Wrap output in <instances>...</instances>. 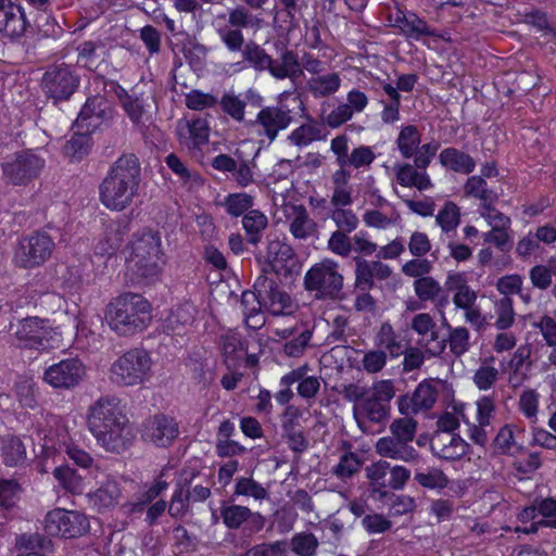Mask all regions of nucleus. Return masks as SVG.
Returning a JSON list of instances; mask_svg holds the SVG:
<instances>
[{
  "label": "nucleus",
  "mask_w": 556,
  "mask_h": 556,
  "mask_svg": "<svg viewBox=\"0 0 556 556\" xmlns=\"http://www.w3.org/2000/svg\"><path fill=\"white\" fill-rule=\"evenodd\" d=\"M119 399L104 395L88 409L87 425L97 442L109 452L121 453L131 443L132 433Z\"/></svg>",
  "instance_id": "1"
},
{
  "label": "nucleus",
  "mask_w": 556,
  "mask_h": 556,
  "mask_svg": "<svg viewBox=\"0 0 556 556\" xmlns=\"http://www.w3.org/2000/svg\"><path fill=\"white\" fill-rule=\"evenodd\" d=\"M141 167L132 153L122 154L108 169L99 186V200L110 211L122 212L134 202Z\"/></svg>",
  "instance_id": "2"
},
{
  "label": "nucleus",
  "mask_w": 556,
  "mask_h": 556,
  "mask_svg": "<svg viewBox=\"0 0 556 556\" xmlns=\"http://www.w3.org/2000/svg\"><path fill=\"white\" fill-rule=\"evenodd\" d=\"M105 318L117 336L131 337L148 328L152 320V306L143 295L125 292L111 300Z\"/></svg>",
  "instance_id": "3"
},
{
  "label": "nucleus",
  "mask_w": 556,
  "mask_h": 556,
  "mask_svg": "<svg viewBox=\"0 0 556 556\" xmlns=\"http://www.w3.org/2000/svg\"><path fill=\"white\" fill-rule=\"evenodd\" d=\"M395 396V388L392 380H380L372 384L366 399L353 406V416L364 433L375 431L374 427H382L390 418L391 400Z\"/></svg>",
  "instance_id": "4"
},
{
  "label": "nucleus",
  "mask_w": 556,
  "mask_h": 556,
  "mask_svg": "<svg viewBox=\"0 0 556 556\" xmlns=\"http://www.w3.org/2000/svg\"><path fill=\"white\" fill-rule=\"evenodd\" d=\"M242 55L254 70L268 71L276 79L293 80L302 74L298 54L287 48L281 50L277 59H273L261 46L250 42L244 46Z\"/></svg>",
  "instance_id": "5"
},
{
  "label": "nucleus",
  "mask_w": 556,
  "mask_h": 556,
  "mask_svg": "<svg viewBox=\"0 0 556 556\" xmlns=\"http://www.w3.org/2000/svg\"><path fill=\"white\" fill-rule=\"evenodd\" d=\"M152 358L143 349H131L115 359L111 367L110 381L117 387H135L150 380Z\"/></svg>",
  "instance_id": "6"
},
{
  "label": "nucleus",
  "mask_w": 556,
  "mask_h": 556,
  "mask_svg": "<svg viewBox=\"0 0 556 556\" xmlns=\"http://www.w3.org/2000/svg\"><path fill=\"white\" fill-rule=\"evenodd\" d=\"M303 286L316 300H338L342 294L343 276L338 271L337 263L326 258L306 271Z\"/></svg>",
  "instance_id": "7"
},
{
  "label": "nucleus",
  "mask_w": 556,
  "mask_h": 556,
  "mask_svg": "<svg viewBox=\"0 0 556 556\" xmlns=\"http://www.w3.org/2000/svg\"><path fill=\"white\" fill-rule=\"evenodd\" d=\"M79 85L80 76L73 66L64 62L49 65L41 78L43 93L55 103L70 100Z\"/></svg>",
  "instance_id": "8"
},
{
  "label": "nucleus",
  "mask_w": 556,
  "mask_h": 556,
  "mask_svg": "<svg viewBox=\"0 0 556 556\" xmlns=\"http://www.w3.org/2000/svg\"><path fill=\"white\" fill-rule=\"evenodd\" d=\"M165 264L161 245H131L127 268L139 280L152 282L160 276Z\"/></svg>",
  "instance_id": "9"
},
{
  "label": "nucleus",
  "mask_w": 556,
  "mask_h": 556,
  "mask_svg": "<svg viewBox=\"0 0 556 556\" xmlns=\"http://www.w3.org/2000/svg\"><path fill=\"white\" fill-rule=\"evenodd\" d=\"M56 333L49 326V320L39 317H26L18 320L14 337L17 345L23 349L49 350L54 348L59 340Z\"/></svg>",
  "instance_id": "10"
},
{
  "label": "nucleus",
  "mask_w": 556,
  "mask_h": 556,
  "mask_svg": "<svg viewBox=\"0 0 556 556\" xmlns=\"http://www.w3.org/2000/svg\"><path fill=\"white\" fill-rule=\"evenodd\" d=\"M89 529L87 516L77 510L54 509L45 519V531L51 536L78 538L85 535Z\"/></svg>",
  "instance_id": "11"
},
{
  "label": "nucleus",
  "mask_w": 556,
  "mask_h": 556,
  "mask_svg": "<svg viewBox=\"0 0 556 556\" xmlns=\"http://www.w3.org/2000/svg\"><path fill=\"white\" fill-rule=\"evenodd\" d=\"M45 167V160L31 151L15 153L2 164L3 177L16 185H27L37 178Z\"/></svg>",
  "instance_id": "12"
},
{
  "label": "nucleus",
  "mask_w": 556,
  "mask_h": 556,
  "mask_svg": "<svg viewBox=\"0 0 556 556\" xmlns=\"http://www.w3.org/2000/svg\"><path fill=\"white\" fill-rule=\"evenodd\" d=\"M292 112L286 104L268 105L260 110L250 127L258 137L265 138L271 143L281 130L287 129L292 123Z\"/></svg>",
  "instance_id": "13"
},
{
  "label": "nucleus",
  "mask_w": 556,
  "mask_h": 556,
  "mask_svg": "<svg viewBox=\"0 0 556 556\" xmlns=\"http://www.w3.org/2000/svg\"><path fill=\"white\" fill-rule=\"evenodd\" d=\"M253 288L261 295L264 308L271 315H291L296 309L294 301L276 280L261 275L255 280Z\"/></svg>",
  "instance_id": "14"
},
{
  "label": "nucleus",
  "mask_w": 556,
  "mask_h": 556,
  "mask_svg": "<svg viewBox=\"0 0 556 556\" xmlns=\"http://www.w3.org/2000/svg\"><path fill=\"white\" fill-rule=\"evenodd\" d=\"M220 518L230 530L243 527L249 534L257 533L265 527V517L258 511L237 504H224L220 507Z\"/></svg>",
  "instance_id": "15"
},
{
  "label": "nucleus",
  "mask_w": 556,
  "mask_h": 556,
  "mask_svg": "<svg viewBox=\"0 0 556 556\" xmlns=\"http://www.w3.org/2000/svg\"><path fill=\"white\" fill-rule=\"evenodd\" d=\"M114 110L111 104L100 96L88 98L81 108L75 126L85 132H92L101 125L113 118Z\"/></svg>",
  "instance_id": "16"
},
{
  "label": "nucleus",
  "mask_w": 556,
  "mask_h": 556,
  "mask_svg": "<svg viewBox=\"0 0 556 556\" xmlns=\"http://www.w3.org/2000/svg\"><path fill=\"white\" fill-rule=\"evenodd\" d=\"M84 375L83 363L77 358H68L46 369L43 379L55 389H71L81 381Z\"/></svg>",
  "instance_id": "17"
},
{
  "label": "nucleus",
  "mask_w": 556,
  "mask_h": 556,
  "mask_svg": "<svg viewBox=\"0 0 556 556\" xmlns=\"http://www.w3.org/2000/svg\"><path fill=\"white\" fill-rule=\"evenodd\" d=\"M178 434V422L168 415H154L143 424L142 438L160 447L170 445Z\"/></svg>",
  "instance_id": "18"
},
{
  "label": "nucleus",
  "mask_w": 556,
  "mask_h": 556,
  "mask_svg": "<svg viewBox=\"0 0 556 556\" xmlns=\"http://www.w3.org/2000/svg\"><path fill=\"white\" fill-rule=\"evenodd\" d=\"M438 394L437 387L431 381L425 380L416 387L410 395L405 394L399 397V410L406 416L429 410L437 402Z\"/></svg>",
  "instance_id": "19"
},
{
  "label": "nucleus",
  "mask_w": 556,
  "mask_h": 556,
  "mask_svg": "<svg viewBox=\"0 0 556 556\" xmlns=\"http://www.w3.org/2000/svg\"><path fill=\"white\" fill-rule=\"evenodd\" d=\"M368 97L359 89L353 88L346 93V102L340 103L325 117V123L332 129L340 127L352 119L354 114L365 111Z\"/></svg>",
  "instance_id": "20"
},
{
  "label": "nucleus",
  "mask_w": 556,
  "mask_h": 556,
  "mask_svg": "<svg viewBox=\"0 0 556 556\" xmlns=\"http://www.w3.org/2000/svg\"><path fill=\"white\" fill-rule=\"evenodd\" d=\"M268 267L277 275L292 276L301 269V263L291 245H267L265 254Z\"/></svg>",
  "instance_id": "21"
},
{
  "label": "nucleus",
  "mask_w": 556,
  "mask_h": 556,
  "mask_svg": "<svg viewBox=\"0 0 556 556\" xmlns=\"http://www.w3.org/2000/svg\"><path fill=\"white\" fill-rule=\"evenodd\" d=\"M300 416V410L296 407L288 406L281 417L282 437L287 440L289 448L298 454L308 447V440L302 430Z\"/></svg>",
  "instance_id": "22"
},
{
  "label": "nucleus",
  "mask_w": 556,
  "mask_h": 556,
  "mask_svg": "<svg viewBox=\"0 0 556 556\" xmlns=\"http://www.w3.org/2000/svg\"><path fill=\"white\" fill-rule=\"evenodd\" d=\"M376 452L382 457L408 464L418 462L420 457L418 451L412 444L392 434L380 438L377 441Z\"/></svg>",
  "instance_id": "23"
},
{
  "label": "nucleus",
  "mask_w": 556,
  "mask_h": 556,
  "mask_svg": "<svg viewBox=\"0 0 556 556\" xmlns=\"http://www.w3.org/2000/svg\"><path fill=\"white\" fill-rule=\"evenodd\" d=\"M468 443L455 433H437L431 441L433 455L445 460H456L468 452Z\"/></svg>",
  "instance_id": "24"
},
{
  "label": "nucleus",
  "mask_w": 556,
  "mask_h": 556,
  "mask_svg": "<svg viewBox=\"0 0 556 556\" xmlns=\"http://www.w3.org/2000/svg\"><path fill=\"white\" fill-rule=\"evenodd\" d=\"M308 366L305 364L295 369H292L288 374L281 377L280 386L290 387L291 384L298 382V394L309 401L316 396L320 389V380L315 376H307Z\"/></svg>",
  "instance_id": "25"
},
{
  "label": "nucleus",
  "mask_w": 556,
  "mask_h": 556,
  "mask_svg": "<svg viewBox=\"0 0 556 556\" xmlns=\"http://www.w3.org/2000/svg\"><path fill=\"white\" fill-rule=\"evenodd\" d=\"M27 28V21L24 10L9 2L0 10V33L11 38H18L24 35Z\"/></svg>",
  "instance_id": "26"
},
{
  "label": "nucleus",
  "mask_w": 556,
  "mask_h": 556,
  "mask_svg": "<svg viewBox=\"0 0 556 556\" xmlns=\"http://www.w3.org/2000/svg\"><path fill=\"white\" fill-rule=\"evenodd\" d=\"M76 51L77 65L88 71H96L106 55L105 46L101 40H85L77 46Z\"/></svg>",
  "instance_id": "27"
},
{
  "label": "nucleus",
  "mask_w": 556,
  "mask_h": 556,
  "mask_svg": "<svg viewBox=\"0 0 556 556\" xmlns=\"http://www.w3.org/2000/svg\"><path fill=\"white\" fill-rule=\"evenodd\" d=\"M342 79L339 73L328 72L318 76H311L306 81V90L315 98H328L337 93L341 87Z\"/></svg>",
  "instance_id": "28"
},
{
  "label": "nucleus",
  "mask_w": 556,
  "mask_h": 556,
  "mask_svg": "<svg viewBox=\"0 0 556 556\" xmlns=\"http://www.w3.org/2000/svg\"><path fill=\"white\" fill-rule=\"evenodd\" d=\"M414 290L421 301H431L437 307L443 308L448 304V294L432 277H420L414 281Z\"/></svg>",
  "instance_id": "29"
},
{
  "label": "nucleus",
  "mask_w": 556,
  "mask_h": 556,
  "mask_svg": "<svg viewBox=\"0 0 556 556\" xmlns=\"http://www.w3.org/2000/svg\"><path fill=\"white\" fill-rule=\"evenodd\" d=\"M375 345L379 350L386 351L387 357L397 358L405 352V343L401 336L395 332L392 325L388 321L383 323L376 337Z\"/></svg>",
  "instance_id": "30"
},
{
  "label": "nucleus",
  "mask_w": 556,
  "mask_h": 556,
  "mask_svg": "<svg viewBox=\"0 0 556 556\" xmlns=\"http://www.w3.org/2000/svg\"><path fill=\"white\" fill-rule=\"evenodd\" d=\"M393 169L396 181L403 187H415L419 191H424L433 186L427 172L418 170L414 164H396Z\"/></svg>",
  "instance_id": "31"
},
{
  "label": "nucleus",
  "mask_w": 556,
  "mask_h": 556,
  "mask_svg": "<svg viewBox=\"0 0 556 556\" xmlns=\"http://www.w3.org/2000/svg\"><path fill=\"white\" fill-rule=\"evenodd\" d=\"M395 26L400 28L405 37L414 40H420L422 37L435 35L425 20L412 12H400L395 17Z\"/></svg>",
  "instance_id": "32"
},
{
  "label": "nucleus",
  "mask_w": 556,
  "mask_h": 556,
  "mask_svg": "<svg viewBox=\"0 0 556 556\" xmlns=\"http://www.w3.org/2000/svg\"><path fill=\"white\" fill-rule=\"evenodd\" d=\"M122 495L119 485L114 479H106L94 492L89 494V503L103 511L118 504Z\"/></svg>",
  "instance_id": "33"
},
{
  "label": "nucleus",
  "mask_w": 556,
  "mask_h": 556,
  "mask_svg": "<svg viewBox=\"0 0 556 556\" xmlns=\"http://www.w3.org/2000/svg\"><path fill=\"white\" fill-rule=\"evenodd\" d=\"M481 215L491 226L490 232L484 238V243H506L508 241L507 229L510 219L504 214L491 208L490 205L484 207Z\"/></svg>",
  "instance_id": "34"
},
{
  "label": "nucleus",
  "mask_w": 556,
  "mask_h": 556,
  "mask_svg": "<svg viewBox=\"0 0 556 556\" xmlns=\"http://www.w3.org/2000/svg\"><path fill=\"white\" fill-rule=\"evenodd\" d=\"M439 161L443 167L464 175L472 173L476 167L475 160L456 148L443 149L439 154Z\"/></svg>",
  "instance_id": "35"
},
{
  "label": "nucleus",
  "mask_w": 556,
  "mask_h": 556,
  "mask_svg": "<svg viewBox=\"0 0 556 556\" xmlns=\"http://www.w3.org/2000/svg\"><path fill=\"white\" fill-rule=\"evenodd\" d=\"M51 253L49 245H17L14 261L20 267H35L41 265Z\"/></svg>",
  "instance_id": "36"
},
{
  "label": "nucleus",
  "mask_w": 556,
  "mask_h": 556,
  "mask_svg": "<svg viewBox=\"0 0 556 556\" xmlns=\"http://www.w3.org/2000/svg\"><path fill=\"white\" fill-rule=\"evenodd\" d=\"M326 139L325 128L315 121L302 124L296 127L288 136V140L291 144L302 148L311 144L314 141H320Z\"/></svg>",
  "instance_id": "37"
},
{
  "label": "nucleus",
  "mask_w": 556,
  "mask_h": 556,
  "mask_svg": "<svg viewBox=\"0 0 556 556\" xmlns=\"http://www.w3.org/2000/svg\"><path fill=\"white\" fill-rule=\"evenodd\" d=\"M194 477L195 473L191 472L189 478H184L177 483L168 505V514L172 517L181 518L188 511L189 505L192 503L189 495V484Z\"/></svg>",
  "instance_id": "38"
},
{
  "label": "nucleus",
  "mask_w": 556,
  "mask_h": 556,
  "mask_svg": "<svg viewBox=\"0 0 556 556\" xmlns=\"http://www.w3.org/2000/svg\"><path fill=\"white\" fill-rule=\"evenodd\" d=\"M382 90L388 99H379V103L382 105L380 118L384 124H393L401 117V94L389 83H382Z\"/></svg>",
  "instance_id": "39"
},
{
  "label": "nucleus",
  "mask_w": 556,
  "mask_h": 556,
  "mask_svg": "<svg viewBox=\"0 0 556 556\" xmlns=\"http://www.w3.org/2000/svg\"><path fill=\"white\" fill-rule=\"evenodd\" d=\"M195 313L197 309L194 305L189 302L176 305L165 319L166 328L174 333H180L182 328L192 325Z\"/></svg>",
  "instance_id": "40"
},
{
  "label": "nucleus",
  "mask_w": 556,
  "mask_h": 556,
  "mask_svg": "<svg viewBox=\"0 0 556 556\" xmlns=\"http://www.w3.org/2000/svg\"><path fill=\"white\" fill-rule=\"evenodd\" d=\"M442 327L448 330L446 344L453 355L459 357L467 353L470 349V334L466 327H452L446 318H443Z\"/></svg>",
  "instance_id": "41"
},
{
  "label": "nucleus",
  "mask_w": 556,
  "mask_h": 556,
  "mask_svg": "<svg viewBox=\"0 0 556 556\" xmlns=\"http://www.w3.org/2000/svg\"><path fill=\"white\" fill-rule=\"evenodd\" d=\"M267 226V216L258 210H250L242 217V227L250 243H258Z\"/></svg>",
  "instance_id": "42"
},
{
  "label": "nucleus",
  "mask_w": 556,
  "mask_h": 556,
  "mask_svg": "<svg viewBox=\"0 0 556 556\" xmlns=\"http://www.w3.org/2000/svg\"><path fill=\"white\" fill-rule=\"evenodd\" d=\"M414 480L425 489L438 491L445 489L450 483L448 477L438 467L416 469Z\"/></svg>",
  "instance_id": "43"
},
{
  "label": "nucleus",
  "mask_w": 556,
  "mask_h": 556,
  "mask_svg": "<svg viewBox=\"0 0 556 556\" xmlns=\"http://www.w3.org/2000/svg\"><path fill=\"white\" fill-rule=\"evenodd\" d=\"M421 142V135L414 125L401 127L395 140L396 147L404 159H410Z\"/></svg>",
  "instance_id": "44"
},
{
  "label": "nucleus",
  "mask_w": 556,
  "mask_h": 556,
  "mask_svg": "<svg viewBox=\"0 0 556 556\" xmlns=\"http://www.w3.org/2000/svg\"><path fill=\"white\" fill-rule=\"evenodd\" d=\"M464 192L466 195L480 200L484 207L494 203L498 198L481 176L469 177L464 186Z\"/></svg>",
  "instance_id": "45"
},
{
  "label": "nucleus",
  "mask_w": 556,
  "mask_h": 556,
  "mask_svg": "<svg viewBox=\"0 0 556 556\" xmlns=\"http://www.w3.org/2000/svg\"><path fill=\"white\" fill-rule=\"evenodd\" d=\"M293 219L290 224V231L296 239H306L314 233L316 224L309 218L303 205L292 206Z\"/></svg>",
  "instance_id": "46"
},
{
  "label": "nucleus",
  "mask_w": 556,
  "mask_h": 556,
  "mask_svg": "<svg viewBox=\"0 0 556 556\" xmlns=\"http://www.w3.org/2000/svg\"><path fill=\"white\" fill-rule=\"evenodd\" d=\"M179 135L180 137L188 135L192 148H200L208 140L210 127L206 119L195 118L191 122H185V124L179 127Z\"/></svg>",
  "instance_id": "47"
},
{
  "label": "nucleus",
  "mask_w": 556,
  "mask_h": 556,
  "mask_svg": "<svg viewBox=\"0 0 556 556\" xmlns=\"http://www.w3.org/2000/svg\"><path fill=\"white\" fill-rule=\"evenodd\" d=\"M89 134L79 130V132L72 136L63 148L64 154L72 161L83 160L91 149L92 141Z\"/></svg>",
  "instance_id": "48"
},
{
  "label": "nucleus",
  "mask_w": 556,
  "mask_h": 556,
  "mask_svg": "<svg viewBox=\"0 0 556 556\" xmlns=\"http://www.w3.org/2000/svg\"><path fill=\"white\" fill-rule=\"evenodd\" d=\"M390 472V463L378 460L366 468V477L370 481L374 491L384 494L390 486L388 485Z\"/></svg>",
  "instance_id": "49"
},
{
  "label": "nucleus",
  "mask_w": 556,
  "mask_h": 556,
  "mask_svg": "<svg viewBox=\"0 0 556 556\" xmlns=\"http://www.w3.org/2000/svg\"><path fill=\"white\" fill-rule=\"evenodd\" d=\"M361 466L362 459L356 453L345 452L340 456L339 463L331 472L340 480H348L361 470Z\"/></svg>",
  "instance_id": "50"
},
{
  "label": "nucleus",
  "mask_w": 556,
  "mask_h": 556,
  "mask_svg": "<svg viewBox=\"0 0 556 556\" xmlns=\"http://www.w3.org/2000/svg\"><path fill=\"white\" fill-rule=\"evenodd\" d=\"M288 544L298 556H315L319 546L318 539L311 532L295 533Z\"/></svg>",
  "instance_id": "51"
},
{
  "label": "nucleus",
  "mask_w": 556,
  "mask_h": 556,
  "mask_svg": "<svg viewBox=\"0 0 556 556\" xmlns=\"http://www.w3.org/2000/svg\"><path fill=\"white\" fill-rule=\"evenodd\" d=\"M2 457L7 466H17L23 463L26 457V450L21 441L16 437H9L2 442Z\"/></svg>",
  "instance_id": "52"
},
{
  "label": "nucleus",
  "mask_w": 556,
  "mask_h": 556,
  "mask_svg": "<svg viewBox=\"0 0 556 556\" xmlns=\"http://www.w3.org/2000/svg\"><path fill=\"white\" fill-rule=\"evenodd\" d=\"M53 476L65 491L71 493L81 492L83 478L75 469L68 466H58L53 469Z\"/></svg>",
  "instance_id": "53"
},
{
  "label": "nucleus",
  "mask_w": 556,
  "mask_h": 556,
  "mask_svg": "<svg viewBox=\"0 0 556 556\" xmlns=\"http://www.w3.org/2000/svg\"><path fill=\"white\" fill-rule=\"evenodd\" d=\"M510 296H502L494 302V309L496 314L495 327L500 330L510 328L515 323V311Z\"/></svg>",
  "instance_id": "54"
},
{
  "label": "nucleus",
  "mask_w": 556,
  "mask_h": 556,
  "mask_svg": "<svg viewBox=\"0 0 556 556\" xmlns=\"http://www.w3.org/2000/svg\"><path fill=\"white\" fill-rule=\"evenodd\" d=\"M525 22L536 30L542 31L548 40L556 41V24L549 22L545 12L532 10L525 14Z\"/></svg>",
  "instance_id": "55"
},
{
  "label": "nucleus",
  "mask_w": 556,
  "mask_h": 556,
  "mask_svg": "<svg viewBox=\"0 0 556 556\" xmlns=\"http://www.w3.org/2000/svg\"><path fill=\"white\" fill-rule=\"evenodd\" d=\"M60 450L64 452L75 465L81 468H90L93 464V458L85 450L80 448L73 442L72 438L60 439Z\"/></svg>",
  "instance_id": "56"
},
{
  "label": "nucleus",
  "mask_w": 556,
  "mask_h": 556,
  "mask_svg": "<svg viewBox=\"0 0 556 556\" xmlns=\"http://www.w3.org/2000/svg\"><path fill=\"white\" fill-rule=\"evenodd\" d=\"M233 495L250 496L256 501L267 498V490L257 481L248 477H239L236 479Z\"/></svg>",
  "instance_id": "57"
},
{
  "label": "nucleus",
  "mask_w": 556,
  "mask_h": 556,
  "mask_svg": "<svg viewBox=\"0 0 556 556\" xmlns=\"http://www.w3.org/2000/svg\"><path fill=\"white\" fill-rule=\"evenodd\" d=\"M260 21L245 5H238L228 12V26L231 28L241 30L258 25Z\"/></svg>",
  "instance_id": "58"
},
{
  "label": "nucleus",
  "mask_w": 556,
  "mask_h": 556,
  "mask_svg": "<svg viewBox=\"0 0 556 556\" xmlns=\"http://www.w3.org/2000/svg\"><path fill=\"white\" fill-rule=\"evenodd\" d=\"M375 160L376 154L371 147L359 146L351 151L349 157L344 161L343 167L368 168Z\"/></svg>",
  "instance_id": "59"
},
{
  "label": "nucleus",
  "mask_w": 556,
  "mask_h": 556,
  "mask_svg": "<svg viewBox=\"0 0 556 556\" xmlns=\"http://www.w3.org/2000/svg\"><path fill=\"white\" fill-rule=\"evenodd\" d=\"M219 344L224 356L231 361L240 358L241 352L245 350L240 334L233 331L224 333L220 337Z\"/></svg>",
  "instance_id": "60"
},
{
  "label": "nucleus",
  "mask_w": 556,
  "mask_h": 556,
  "mask_svg": "<svg viewBox=\"0 0 556 556\" xmlns=\"http://www.w3.org/2000/svg\"><path fill=\"white\" fill-rule=\"evenodd\" d=\"M223 205L229 215L238 217L251 210L253 198L247 193H232L226 197Z\"/></svg>",
  "instance_id": "61"
},
{
  "label": "nucleus",
  "mask_w": 556,
  "mask_h": 556,
  "mask_svg": "<svg viewBox=\"0 0 556 556\" xmlns=\"http://www.w3.org/2000/svg\"><path fill=\"white\" fill-rule=\"evenodd\" d=\"M459 208L453 202H446L437 215V223L444 232L454 230L459 224Z\"/></svg>",
  "instance_id": "62"
},
{
  "label": "nucleus",
  "mask_w": 556,
  "mask_h": 556,
  "mask_svg": "<svg viewBox=\"0 0 556 556\" xmlns=\"http://www.w3.org/2000/svg\"><path fill=\"white\" fill-rule=\"evenodd\" d=\"M417 430V422L408 417L395 419L390 425V434L412 444Z\"/></svg>",
  "instance_id": "63"
},
{
  "label": "nucleus",
  "mask_w": 556,
  "mask_h": 556,
  "mask_svg": "<svg viewBox=\"0 0 556 556\" xmlns=\"http://www.w3.org/2000/svg\"><path fill=\"white\" fill-rule=\"evenodd\" d=\"M122 108L134 124H140L144 114L143 101L137 97L128 94L123 90L118 96Z\"/></svg>",
  "instance_id": "64"
}]
</instances>
